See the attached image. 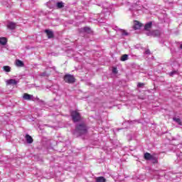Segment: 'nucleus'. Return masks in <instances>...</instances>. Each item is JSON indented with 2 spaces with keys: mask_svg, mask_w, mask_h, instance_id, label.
<instances>
[{
  "mask_svg": "<svg viewBox=\"0 0 182 182\" xmlns=\"http://www.w3.org/2000/svg\"><path fill=\"white\" fill-rule=\"evenodd\" d=\"M140 28H141V23L137 21H134V29L137 30V29H140Z\"/></svg>",
  "mask_w": 182,
  "mask_h": 182,
  "instance_id": "9d476101",
  "label": "nucleus"
},
{
  "mask_svg": "<svg viewBox=\"0 0 182 182\" xmlns=\"http://www.w3.org/2000/svg\"><path fill=\"white\" fill-rule=\"evenodd\" d=\"M23 98L24 100H35L33 95H29L28 93H24Z\"/></svg>",
  "mask_w": 182,
  "mask_h": 182,
  "instance_id": "0eeeda50",
  "label": "nucleus"
},
{
  "mask_svg": "<svg viewBox=\"0 0 182 182\" xmlns=\"http://www.w3.org/2000/svg\"><path fill=\"white\" fill-rule=\"evenodd\" d=\"M153 25V23L149 22L146 24H145L144 29L146 31V32H151L150 29H151V26Z\"/></svg>",
  "mask_w": 182,
  "mask_h": 182,
  "instance_id": "1a4fd4ad",
  "label": "nucleus"
},
{
  "mask_svg": "<svg viewBox=\"0 0 182 182\" xmlns=\"http://www.w3.org/2000/svg\"><path fill=\"white\" fill-rule=\"evenodd\" d=\"M95 180L96 182H106V178L103 176L97 177Z\"/></svg>",
  "mask_w": 182,
  "mask_h": 182,
  "instance_id": "2eb2a0df",
  "label": "nucleus"
},
{
  "mask_svg": "<svg viewBox=\"0 0 182 182\" xmlns=\"http://www.w3.org/2000/svg\"><path fill=\"white\" fill-rule=\"evenodd\" d=\"M3 70H4V72L9 73V72H11V67H9L8 65H5L3 67Z\"/></svg>",
  "mask_w": 182,
  "mask_h": 182,
  "instance_id": "6ab92c4d",
  "label": "nucleus"
},
{
  "mask_svg": "<svg viewBox=\"0 0 182 182\" xmlns=\"http://www.w3.org/2000/svg\"><path fill=\"white\" fill-rule=\"evenodd\" d=\"M87 133V127L83 124L77 125L74 132V134H76L77 136H83V134H86Z\"/></svg>",
  "mask_w": 182,
  "mask_h": 182,
  "instance_id": "f257e3e1",
  "label": "nucleus"
},
{
  "mask_svg": "<svg viewBox=\"0 0 182 182\" xmlns=\"http://www.w3.org/2000/svg\"><path fill=\"white\" fill-rule=\"evenodd\" d=\"M18 81L15 80V79H9V80H6V84L9 85H18Z\"/></svg>",
  "mask_w": 182,
  "mask_h": 182,
  "instance_id": "423d86ee",
  "label": "nucleus"
},
{
  "mask_svg": "<svg viewBox=\"0 0 182 182\" xmlns=\"http://www.w3.org/2000/svg\"><path fill=\"white\" fill-rule=\"evenodd\" d=\"M81 31L82 32H86L87 33H90V32H92V30L89 27H85L83 28H81Z\"/></svg>",
  "mask_w": 182,
  "mask_h": 182,
  "instance_id": "f3484780",
  "label": "nucleus"
},
{
  "mask_svg": "<svg viewBox=\"0 0 182 182\" xmlns=\"http://www.w3.org/2000/svg\"><path fill=\"white\" fill-rule=\"evenodd\" d=\"M15 64L18 68H23L24 66L23 62L20 60H16Z\"/></svg>",
  "mask_w": 182,
  "mask_h": 182,
  "instance_id": "f8f14e48",
  "label": "nucleus"
},
{
  "mask_svg": "<svg viewBox=\"0 0 182 182\" xmlns=\"http://www.w3.org/2000/svg\"><path fill=\"white\" fill-rule=\"evenodd\" d=\"M173 75H176V71L170 73V76H173Z\"/></svg>",
  "mask_w": 182,
  "mask_h": 182,
  "instance_id": "393cba45",
  "label": "nucleus"
},
{
  "mask_svg": "<svg viewBox=\"0 0 182 182\" xmlns=\"http://www.w3.org/2000/svg\"><path fill=\"white\" fill-rule=\"evenodd\" d=\"M149 161H151L154 164L157 163V158H156V156H152Z\"/></svg>",
  "mask_w": 182,
  "mask_h": 182,
  "instance_id": "412c9836",
  "label": "nucleus"
},
{
  "mask_svg": "<svg viewBox=\"0 0 182 182\" xmlns=\"http://www.w3.org/2000/svg\"><path fill=\"white\" fill-rule=\"evenodd\" d=\"M174 122L178 123L180 126H181V119L180 118H173Z\"/></svg>",
  "mask_w": 182,
  "mask_h": 182,
  "instance_id": "4be33fe9",
  "label": "nucleus"
},
{
  "mask_svg": "<svg viewBox=\"0 0 182 182\" xmlns=\"http://www.w3.org/2000/svg\"><path fill=\"white\" fill-rule=\"evenodd\" d=\"M64 80L67 83H74L75 82V77L71 75H66L64 77Z\"/></svg>",
  "mask_w": 182,
  "mask_h": 182,
  "instance_id": "7ed1b4c3",
  "label": "nucleus"
},
{
  "mask_svg": "<svg viewBox=\"0 0 182 182\" xmlns=\"http://www.w3.org/2000/svg\"><path fill=\"white\" fill-rule=\"evenodd\" d=\"M153 156V155L150 154L149 153H145L144 154V159L145 160H151V157Z\"/></svg>",
  "mask_w": 182,
  "mask_h": 182,
  "instance_id": "dca6fc26",
  "label": "nucleus"
},
{
  "mask_svg": "<svg viewBox=\"0 0 182 182\" xmlns=\"http://www.w3.org/2000/svg\"><path fill=\"white\" fill-rule=\"evenodd\" d=\"M65 6V4L62 1L57 3V7L59 9L63 8Z\"/></svg>",
  "mask_w": 182,
  "mask_h": 182,
  "instance_id": "aec40b11",
  "label": "nucleus"
},
{
  "mask_svg": "<svg viewBox=\"0 0 182 182\" xmlns=\"http://www.w3.org/2000/svg\"><path fill=\"white\" fill-rule=\"evenodd\" d=\"M7 42H8V40H6V38L5 37L0 38V45L5 46L6 45Z\"/></svg>",
  "mask_w": 182,
  "mask_h": 182,
  "instance_id": "4468645a",
  "label": "nucleus"
},
{
  "mask_svg": "<svg viewBox=\"0 0 182 182\" xmlns=\"http://www.w3.org/2000/svg\"><path fill=\"white\" fill-rule=\"evenodd\" d=\"M137 86H138V87H143V86H144V83L139 82V83L137 84Z\"/></svg>",
  "mask_w": 182,
  "mask_h": 182,
  "instance_id": "b1692460",
  "label": "nucleus"
},
{
  "mask_svg": "<svg viewBox=\"0 0 182 182\" xmlns=\"http://www.w3.org/2000/svg\"><path fill=\"white\" fill-rule=\"evenodd\" d=\"M41 76H46V73H43L41 74Z\"/></svg>",
  "mask_w": 182,
  "mask_h": 182,
  "instance_id": "bb28decb",
  "label": "nucleus"
},
{
  "mask_svg": "<svg viewBox=\"0 0 182 182\" xmlns=\"http://www.w3.org/2000/svg\"><path fill=\"white\" fill-rule=\"evenodd\" d=\"M161 32L159 30H155L153 31H149L146 33V35H147V36H160L161 35Z\"/></svg>",
  "mask_w": 182,
  "mask_h": 182,
  "instance_id": "20e7f679",
  "label": "nucleus"
},
{
  "mask_svg": "<svg viewBox=\"0 0 182 182\" xmlns=\"http://www.w3.org/2000/svg\"><path fill=\"white\" fill-rule=\"evenodd\" d=\"M145 53H146V55H149L150 50H146L145 51Z\"/></svg>",
  "mask_w": 182,
  "mask_h": 182,
  "instance_id": "a878e982",
  "label": "nucleus"
},
{
  "mask_svg": "<svg viewBox=\"0 0 182 182\" xmlns=\"http://www.w3.org/2000/svg\"><path fill=\"white\" fill-rule=\"evenodd\" d=\"M26 140L28 144H31V143H33V139H32V136H31L29 134L26 135Z\"/></svg>",
  "mask_w": 182,
  "mask_h": 182,
  "instance_id": "9b49d317",
  "label": "nucleus"
},
{
  "mask_svg": "<svg viewBox=\"0 0 182 182\" xmlns=\"http://www.w3.org/2000/svg\"><path fill=\"white\" fill-rule=\"evenodd\" d=\"M112 73H114V75H116L117 73V68H112Z\"/></svg>",
  "mask_w": 182,
  "mask_h": 182,
  "instance_id": "5701e85b",
  "label": "nucleus"
},
{
  "mask_svg": "<svg viewBox=\"0 0 182 182\" xmlns=\"http://www.w3.org/2000/svg\"><path fill=\"white\" fill-rule=\"evenodd\" d=\"M127 59H129V55H127V54H124L121 57V60L122 62H124L125 60H127Z\"/></svg>",
  "mask_w": 182,
  "mask_h": 182,
  "instance_id": "a211bd4d",
  "label": "nucleus"
},
{
  "mask_svg": "<svg viewBox=\"0 0 182 182\" xmlns=\"http://www.w3.org/2000/svg\"><path fill=\"white\" fill-rule=\"evenodd\" d=\"M112 28L114 29V31L120 32V33L122 35V36H127V35H129V33L127 32H126V31L119 28V27H117V26H114L112 27Z\"/></svg>",
  "mask_w": 182,
  "mask_h": 182,
  "instance_id": "39448f33",
  "label": "nucleus"
},
{
  "mask_svg": "<svg viewBox=\"0 0 182 182\" xmlns=\"http://www.w3.org/2000/svg\"><path fill=\"white\" fill-rule=\"evenodd\" d=\"M46 33H47L48 38L50 39L51 38L53 37V31L50 30H46L45 31Z\"/></svg>",
  "mask_w": 182,
  "mask_h": 182,
  "instance_id": "ddd939ff",
  "label": "nucleus"
},
{
  "mask_svg": "<svg viewBox=\"0 0 182 182\" xmlns=\"http://www.w3.org/2000/svg\"><path fill=\"white\" fill-rule=\"evenodd\" d=\"M71 117L73 121L76 123V122H79L81 119L80 114L77 112V111H72L71 112Z\"/></svg>",
  "mask_w": 182,
  "mask_h": 182,
  "instance_id": "f03ea898",
  "label": "nucleus"
},
{
  "mask_svg": "<svg viewBox=\"0 0 182 182\" xmlns=\"http://www.w3.org/2000/svg\"><path fill=\"white\" fill-rule=\"evenodd\" d=\"M7 28H8V29H11L12 31L15 28H16V23H14V22H9L7 23Z\"/></svg>",
  "mask_w": 182,
  "mask_h": 182,
  "instance_id": "6e6552de",
  "label": "nucleus"
}]
</instances>
